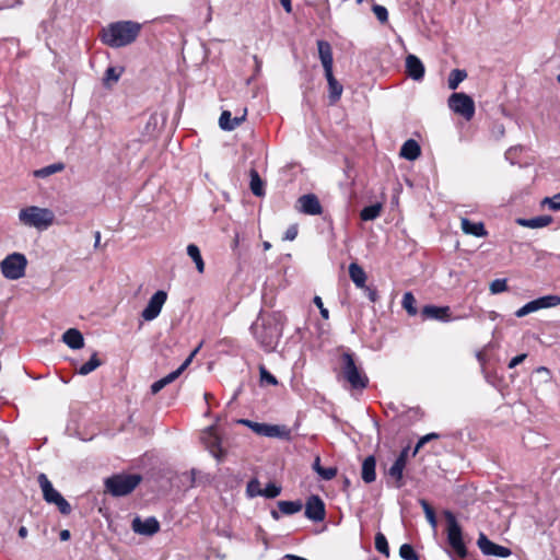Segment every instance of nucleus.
I'll return each mask as SVG.
<instances>
[{"instance_id":"1","label":"nucleus","mask_w":560,"mask_h":560,"mask_svg":"<svg viewBox=\"0 0 560 560\" xmlns=\"http://www.w3.org/2000/svg\"><path fill=\"white\" fill-rule=\"evenodd\" d=\"M284 316L280 312L272 313L261 319V324L252 325V331L259 345L267 352H271L278 346L282 337Z\"/></svg>"},{"instance_id":"2","label":"nucleus","mask_w":560,"mask_h":560,"mask_svg":"<svg viewBox=\"0 0 560 560\" xmlns=\"http://www.w3.org/2000/svg\"><path fill=\"white\" fill-rule=\"evenodd\" d=\"M140 30L141 25L132 21L114 22L103 28L101 38L109 47L119 48L133 43Z\"/></svg>"},{"instance_id":"3","label":"nucleus","mask_w":560,"mask_h":560,"mask_svg":"<svg viewBox=\"0 0 560 560\" xmlns=\"http://www.w3.org/2000/svg\"><path fill=\"white\" fill-rule=\"evenodd\" d=\"M19 220L25 226L45 231L54 224L55 213L48 208L28 206L19 211Z\"/></svg>"},{"instance_id":"4","label":"nucleus","mask_w":560,"mask_h":560,"mask_svg":"<svg viewBox=\"0 0 560 560\" xmlns=\"http://www.w3.org/2000/svg\"><path fill=\"white\" fill-rule=\"evenodd\" d=\"M340 371L342 377L353 389H364L369 385V377L355 363L353 353L346 351L340 357Z\"/></svg>"},{"instance_id":"5","label":"nucleus","mask_w":560,"mask_h":560,"mask_svg":"<svg viewBox=\"0 0 560 560\" xmlns=\"http://www.w3.org/2000/svg\"><path fill=\"white\" fill-rule=\"evenodd\" d=\"M141 480L138 474H117L105 480V488L114 497H124L131 493Z\"/></svg>"},{"instance_id":"6","label":"nucleus","mask_w":560,"mask_h":560,"mask_svg":"<svg viewBox=\"0 0 560 560\" xmlns=\"http://www.w3.org/2000/svg\"><path fill=\"white\" fill-rule=\"evenodd\" d=\"M444 516L446 520L447 542L458 558L465 559L468 552L463 539L462 527L451 511H445Z\"/></svg>"},{"instance_id":"7","label":"nucleus","mask_w":560,"mask_h":560,"mask_svg":"<svg viewBox=\"0 0 560 560\" xmlns=\"http://www.w3.org/2000/svg\"><path fill=\"white\" fill-rule=\"evenodd\" d=\"M38 483L43 491L44 500L49 504H55L59 512L69 515L72 511L70 503L57 491L45 474H39Z\"/></svg>"},{"instance_id":"8","label":"nucleus","mask_w":560,"mask_h":560,"mask_svg":"<svg viewBox=\"0 0 560 560\" xmlns=\"http://www.w3.org/2000/svg\"><path fill=\"white\" fill-rule=\"evenodd\" d=\"M26 267L27 259L21 253H12L0 262L1 272L9 280H18L24 277Z\"/></svg>"},{"instance_id":"9","label":"nucleus","mask_w":560,"mask_h":560,"mask_svg":"<svg viewBox=\"0 0 560 560\" xmlns=\"http://www.w3.org/2000/svg\"><path fill=\"white\" fill-rule=\"evenodd\" d=\"M448 107L455 114L460 115L466 120H471L475 115V102L465 93H453L447 101Z\"/></svg>"},{"instance_id":"10","label":"nucleus","mask_w":560,"mask_h":560,"mask_svg":"<svg viewBox=\"0 0 560 560\" xmlns=\"http://www.w3.org/2000/svg\"><path fill=\"white\" fill-rule=\"evenodd\" d=\"M238 422L249 427L258 435L291 440V431L285 425L259 423L247 419L238 420Z\"/></svg>"},{"instance_id":"11","label":"nucleus","mask_w":560,"mask_h":560,"mask_svg":"<svg viewBox=\"0 0 560 560\" xmlns=\"http://www.w3.org/2000/svg\"><path fill=\"white\" fill-rule=\"evenodd\" d=\"M201 442L218 462L224 459L226 451L222 447V440L217 433L215 427L211 425L202 432Z\"/></svg>"},{"instance_id":"12","label":"nucleus","mask_w":560,"mask_h":560,"mask_svg":"<svg viewBox=\"0 0 560 560\" xmlns=\"http://www.w3.org/2000/svg\"><path fill=\"white\" fill-rule=\"evenodd\" d=\"M560 305L559 295H545L533 300L515 312L516 317H524L530 313L537 312L541 308L555 307Z\"/></svg>"},{"instance_id":"13","label":"nucleus","mask_w":560,"mask_h":560,"mask_svg":"<svg viewBox=\"0 0 560 560\" xmlns=\"http://www.w3.org/2000/svg\"><path fill=\"white\" fill-rule=\"evenodd\" d=\"M167 294L163 290L156 291L149 300L148 305L144 307V310L141 313V316L144 320L151 322L155 319L160 313L161 310L166 302Z\"/></svg>"},{"instance_id":"14","label":"nucleus","mask_w":560,"mask_h":560,"mask_svg":"<svg viewBox=\"0 0 560 560\" xmlns=\"http://www.w3.org/2000/svg\"><path fill=\"white\" fill-rule=\"evenodd\" d=\"M477 545L485 556L508 558L512 555L511 549H509L508 547L494 544L483 533L479 534Z\"/></svg>"},{"instance_id":"15","label":"nucleus","mask_w":560,"mask_h":560,"mask_svg":"<svg viewBox=\"0 0 560 560\" xmlns=\"http://www.w3.org/2000/svg\"><path fill=\"white\" fill-rule=\"evenodd\" d=\"M305 516L313 522H322L326 516L325 504L318 495H311L305 504Z\"/></svg>"},{"instance_id":"16","label":"nucleus","mask_w":560,"mask_h":560,"mask_svg":"<svg viewBox=\"0 0 560 560\" xmlns=\"http://www.w3.org/2000/svg\"><path fill=\"white\" fill-rule=\"evenodd\" d=\"M131 528L136 534L153 536L160 530V523L154 516L148 517L145 520H141L139 516H137L131 523Z\"/></svg>"},{"instance_id":"17","label":"nucleus","mask_w":560,"mask_h":560,"mask_svg":"<svg viewBox=\"0 0 560 560\" xmlns=\"http://www.w3.org/2000/svg\"><path fill=\"white\" fill-rule=\"evenodd\" d=\"M298 210L307 215H318L323 212L319 199L314 194L301 196L298 199Z\"/></svg>"},{"instance_id":"18","label":"nucleus","mask_w":560,"mask_h":560,"mask_svg":"<svg viewBox=\"0 0 560 560\" xmlns=\"http://www.w3.org/2000/svg\"><path fill=\"white\" fill-rule=\"evenodd\" d=\"M423 318L435 319L440 322H451V308L448 306L425 305L421 312Z\"/></svg>"},{"instance_id":"19","label":"nucleus","mask_w":560,"mask_h":560,"mask_svg":"<svg viewBox=\"0 0 560 560\" xmlns=\"http://www.w3.org/2000/svg\"><path fill=\"white\" fill-rule=\"evenodd\" d=\"M406 71L408 75L416 81H420L424 77V66L415 55H408L406 57Z\"/></svg>"},{"instance_id":"20","label":"nucleus","mask_w":560,"mask_h":560,"mask_svg":"<svg viewBox=\"0 0 560 560\" xmlns=\"http://www.w3.org/2000/svg\"><path fill=\"white\" fill-rule=\"evenodd\" d=\"M247 110L246 108L243 110V114L241 116L232 117L231 112L223 110L220 118H219V126L223 130H234L237 128L246 118Z\"/></svg>"},{"instance_id":"21","label":"nucleus","mask_w":560,"mask_h":560,"mask_svg":"<svg viewBox=\"0 0 560 560\" xmlns=\"http://www.w3.org/2000/svg\"><path fill=\"white\" fill-rule=\"evenodd\" d=\"M317 47L325 73L332 71L334 58L330 44L326 40H318Z\"/></svg>"},{"instance_id":"22","label":"nucleus","mask_w":560,"mask_h":560,"mask_svg":"<svg viewBox=\"0 0 560 560\" xmlns=\"http://www.w3.org/2000/svg\"><path fill=\"white\" fill-rule=\"evenodd\" d=\"M62 341L71 349H81L84 346L83 335L75 328H69L62 335Z\"/></svg>"},{"instance_id":"23","label":"nucleus","mask_w":560,"mask_h":560,"mask_svg":"<svg viewBox=\"0 0 560 560\" xmlns=\"http://www.w3.org/2000/svg\"><path fill=\"white\" fill-rule=\"evenodd\" d=\"M421 154L419 143L413 139H408L400 148L399 155L408 161L417 160Z\"/></svg>"},{"instance_id":"24","label":"nucleus","mask_w":560,"mask_h":560,"mask_svg":"<svg viewBox=\"0 0 560 560\" xmlns=\"http://www.w3.org/2000/svg\"><path fill=\"white\" fill-rule=\"evenodd\" d=\"M460 225L465 234L474 235L477 237H485L488 235V232L486 231L482 222H471L467 218H463Z\"/></svg>"},{"instance_id":"25","label":"nucleus","mask_w":560,"mask_h":560,"mask_svg":"<svg viewBox=\"0 0 560 560\" xmlns=\"http://www.w3.org/2000/svg\"><path fill=\"white\" fill-rule=\"evenodd\" d=\"M376 460L374 456H368L362 463L361 477L365 483H371L376 479Z\"/></svg>"},{"instance_id":"26","label":"nucleus","mask_w":560,"mask_h":560,"mask_svg":"<svg viewBox=\"0 0 560 560\" xmlns=\"http://www.w3.org/2000/svg\"><path fill=\"white\" fill-rule=\"evenodd\" d=\"M552 222L550 215H539L530 219H517L516 223L524 228L539 229L549 225Z\"/></svg>"},{"instance_id":"27","label":"nucleus","mask_w":560,"mask_h":560,"mask_svg":"<svg viewBox=\"0 0 560 560\" xmlns=\"http://www.w3.org/2000/svg\"><path fill=\"white\" fill-rule=\"evenodd\" d=\"M325 77L327 79L328 88H329V100H330L331 103H336L337 101L340 100L342 91H343V88L336 80V78L334 77L332 71L326 72Z\"/></svg>"},{"instance_id":"28","label":"nucleus","mask_w":560,"mask_h":560,"mask_svg":"<svg viewBox=\"0 0 560 560\" xmlns=\"http://www.w3.org/2000/svg\"><path fill=\"white\" fill-rule=\"evenodd\" d=\"M349 276L352 282L358 288H365V281H366V273L363 270L362 267H360L358 264L352 262L349 266Z\"/></svg>"},{"instance_id":"29","label":"nucleus","mask_w":560,"mask_h":560,"mask_svg":"<svg viewBox=\"0 0 560 560\" xmlns=\"http://www.w3.org/2000/svg\"><path fill=\"white\" fill-rule=\"evenodd\" d=\"M249 176H250L249 187H250L252 192L256 197H262L265 195V184H264L262 179L260 178L258 172L256 170L252 168L249 172Z\"/></svg>"},{"instance_id":"30","label":"nucleus","mask_w":560,"mask_h":560,"mask_svg":"<svg viewBox=\"0 0 560 560\" xmlns=\"http://www.w3.org/2000/svg\"><path fill=\"white\" fill-rule=\"evenodd\" d=\"M187 255L195 262L198 272L202 273L205 271V261L202 259L199 247L195 244H189L187 246Z\"/></svg>"},{"instance_id":"31","label":"nucleus","mask_w":560,"mask_h":560,"mask_svg":"<svg viewBox=\"0 0 560 560\" xmlns=\"http://www.w3.org/2000/svg\"><path fill=\"white\" fill-rule=\"evenodd\" d=\"M278 508L281 514L292 515L300 512L303 508L302 502L300 500L296 501H278Z\"/></svg>"},{"instance_id":"32","label":"nucleus","mask_w":560,"mask_h":560,"mask_svg":"<svg viewBox=\"0 0 560 560\" xmlns=\"http://www.w3.org/2000/svg\"><path fill=\"white\" fill-rule=\"evenodd\" d=\"M65 170L63 163H54L50 165H47L45 167L38 168L34 171V176L39 178H46L52 174H56L58 172H61Z\"/></svg>"},{"instance_id":"33","label":"nucleus","mask_w":560,"mask_h":560,"mask_svg":"<svg viewBox=\"0 0 560 560\" xmlns=\"http://www.w3.org/2000/svg\"><path fill=\"white\" fill-rule=\"evenodd\" d=\"M382 211L381 203H373L371 206L364 207L360 212V218L363 221H372L380 217Z\"/></svg>"},{"instance_id":"34","label":"nucleus","mask_w":560,"mask_h":560,"mask_svg":"<svg viewBox=\"0 0 560 560\" xmlns=\"http://www.w3.org/2000/svg\"><path fill=\"white\" fill-rule=\"evenodd\" d=\"M467 78V72L462 69H453L448 75L447 84L448 89L456 90L465 79Z\"/></svg>"},{"instance_id":"35","label":"nucleus","mask_w":560,"mask_h":560,"mask_svg":"<svg viewBox=\"0 0 560 560\" xmlns=\"http://www.w3.org/2000/svg\"><path fill=\"white\" fill-rule=\"evenodd\" d=\"M101 365L102 361L98 359L97 353L94 352L90 360L78 369V373L80 375H88Z\"/></svg>"},{"instance_id":"36","label":"nucleus","mask_w":560,"mask_h":560,"mask_svg":"<svg viewBox=\"0 0 560 560\" xmlns=\"http://www.w3.org/2000/svg\"><path fill=\"white\" fill-rule=\"evenodd\" d=\"M196 351H194L182 364L180 366L171 372L170 374H167L166 376L162 377L163 382L165 383V385H168L171 383H173L177 377H179V375L187 369V366L190 364L191 362V359L194 357Z\"/></svg>"},{"instance_id":"37","label":"nucleus","mask_w":560,"mask_h":560,"mask_svg":"<svg viewBox=\"0 0 560 560\" xmlns=\"http://www.w3.org/2000/svg\"><path fill=\"white\" fill-rule=\"evenodd\" d=\"M406 466L400 463L394 462L392 467L388 470V475L396 480V487L401 488L404 486L402 482V472Z\"/></svg>"},{"instance_id":"38","label":"nucleus","mask_w":560,"mask_h":560,"mask_svg":"<svg viewBox=\"0 0 560 560\" xmlns=\"http://www.w3.org/2000/svg\"><path fill=\"white\" fill-rule=\"evenodd\" d=\"M124 72V69L122 68H115V67H109L107 68L106 72H105V75H104V84L106 86H110L112 83H116L119 78L121 77Z\"/></svg>"},{"instance_id":"39","label":"nucleus","mask_w":560,"mask_h":560,"mask_svg":"<svg viewBox=\"0 0 560 560\" xmlns=\"http://www.w3.org/2000/svg\"><path fill=\"white\" fill-rule=\"evenodd\" d=\"M401 304L409 315L413 316L417 314L416 299L411 292H406L404 294Z\"/></svg>"},{"instance_id":"40","label":"nucleus","mask_w":560,"mask_h":560,"mask_svg":"<svg viewBox=\"0 0 560 560\" xmlns=\"http://www.w3.org/2000/svg\"><path fill=\"white\" fill-rule=\"evenodd\" d=\"M375 548L378 552L384 555L386 558L389 557V546H388L387 539H386L385 535L381 532H378L375 535Z\"/></svg>"},{"instance_id":"41","label":"nucleus","mask_w":560,"mask_h":560,"mask_svg":"<svg viewBox=\"0 0 560 560\" xmlns=\"http://www.w3.org/2000/svg\"><path fill=\"white\" fill-rule=\"evenodd\" d=\"M420 505L422 506L423 509V512L425 514V517L428 520V522L430 523V525L435 528L436 527V516H435V513H434V510L432 509V506L428 503L427 500L424 499H421L420 501Z\"/></svg>"},{"instance_id":"42","label":"nucleus","mask_w":560,"mask_h":560,"mask_svg":"<svg viewBox=\"0 0 560 560\" xmlns=\"http://www.w3.org/2000/svg\"><path fill=\"white\" fill-rule=\"evenodd\" d=\"M399 556L404 560H420L419 556L416 553L413 547L409 544H404L400 546Z\"/></svg>"},{"instance_id":"43","label":"nucleus","mask_w":560,"mask_h":560,"mask_svg":"<svg viewBox=\"0 0 560 560\" xmlns=\"http://www.w3.org/2000/svg\"><path fill=\"white\" fill-rule=\"evenodd\" d=\"M281 493V487L277 486L273 482H270L266 486L265 489L261 490L260 497H265L268 499H273Z\"/></svg>"},{"instance_id":"44","label":"nucleus","mask_w":560,"mask_h":560,"mask_svg":"<svg viewBox=\"0 0 560 560\" xmlns=\"http://www.w3.org/2000/svg\"><path fill=\"white\" fill-rule=\"evenodd\" d=\"M259 375L262 384L265 383L272 386L278 384L277 378L264 365L259 366Z\"/></svg>"},{"instance_id":"45","label":"nucleus","mask_w":560,"mask_h":560,"mask_svg":"<svg viewBox=\"0 0 560 560\" xmlns=\"http://www.w3.org/2000/svg\"><path fill=\"white\" fill-rule=\"evenodd\" d=\"M261 490L262 489L260 488V482L258 479H252L250 481H248L247 487H246V492H247L248 497H250V498L260 497Z\"/></svg>"},{"instance_id":"46","label":"nucleus","mask_w":560,"mask_h":560,"mask_svg":"<svg viewBox=\"0 0 560 560\" xmlns=\"http://www.w3.org/2000/svg\"><path fill=\"white\" fill-rule=\"evenodd\" d=\"M372 11L381 23H386L388 21V11L385 7L381 4H374L372 7Z\"/></svg>"},{"instance_id":"47","label":"nucleus","mask_w":560,"mask_h":560,"mask_svg":"<svg viewBox=\"0 0 560 560\" xmlns=\"http://www.w3.org/2000/svg\"><path fill=\"white\" fill-rule=\"evenodd\" d=\"M506 289V279H495L490 284V291L492 294L504 292Z\"/></svg>"},{"instance_id":"48","label":"nucleus","mask_w":560,"mask_h":560,"mask_svg":"<svg viewBox=\"0 0 560 560\" xmlns=\"http://www.w3.org/2000/svg\"><path fill=\"white\" fill-rule=\"evenodd\" d=\"M337 468L336 467H327V468H322L320 471L318 472V476L323 479V480H331L334 479L336 476H337Z\"/></svg>"},{"instance_id":"49","label":"nucleus","mask_w":560,"mask_h":560,"mask_svg":"<svg viewBox=\"0 0 560 560\" xmlns=\"http://www.w3.org/2000/svg\"><path fill=\"white\" fill-rule=\"evenodd\" d=\"M544 202L548 203L551 210H560V192L545 198Z\"/></svg>"},{"instance_id":"50","label":"nucleus","mask_w":560,"mask_h":560,"mask_svg":"<svg viewBox=\"0 0 560 560\" xmlns=\"http://www.w3.org/2000/svg\"><path fill=\"white\" fill-rule=\"evenodd\" d=\"M439 438V434L438 433H429L424 436H422L416 447H415V451H413V455L418 453V451L425 444L428 443L429 441L433 440V439H438Z\"/></svg>"},{"instance_id":"51","label":"nucleus","mask_w":560,"mask_h":560,"mask_svg":"<svg viewBox=\"0 0 560 560\" xmlns=\"http://www.w3.org/2000/svg\"><path fill=\"white\" fill-rule=\"evenodd\" d=\"M298 231L299 229L296 224L290 225L283 235V241H294L298 236Z\"/></svg>"},{"instance_id":"52","label":"nucleus","mask_w":560,"mask_h":560,"mask_svg":"<svg viewBox=\"0 0 560 560\" xmlns=\"http://www.w3.org/2000/svg\"><path fill=\"white\" fill-rule=\"evenodd\" d=\"M313 301H314V304L318 307V310H319V313H320L322 317H323L324 319H328V318H329V312H328V310L324 306L323 301H322V298L316 295V296L314 298V300H313Z\"/></svg>"},{"instance_id":"53","label":"nucleus","mask_w":560,"mask_h":560,"mask_svg":"<svg viewBox=\"0 0 560 560\" xmlns=\"http://www.w3.org/2000/svg\"><path fill=\"white\" fill-rule=\"evenodd\" d=\"M361 289L364 290L366 298L372 303H375L378 300L377 290L375 288L365 284V288H361Z\"/></svg>"},{"instance_id":"54","label":"nucleus","mask_w":560,"mask_h":560,"mask_svg":"<svg viewBox=\"0 0 560 560\" xmlns=\"http://www.w3.org/2000/svg\"><path fill=\"white\" fill-rule=\"evenodd\" d=\"M526 354L525 353H522V354H518L516 357H514L510 362H509V369H514L515 366H517L518 364H521L525 359H526Z\"/></svg>"},{"instance_id":"55","label":"nucleus","mask_w":560,"mask_h":560,"mask_svg":"<svg viewBox=\"0 0 560 560\" xmlns=\"http://www.w3.org/2000/svg\"><path fill=\"white\" fill-rule=\"evenodd\" d=\"M165 383L163 382L162 378H160L159 381L154 382L152 385H151V393L153 395L158 394L161 389H163L165 387Z\"/></svg>"},{"instance_id":"56","label":"nucleus","mask_w":560,"mask_h":560,"mask_svg":"<svg viewBox=\"0 0 560 560\" xmlns=\"http://www.w3.org/2000/svg\"><path fill=\"white\" fill-rule=\"evenodd\" d=\"M165 383L163 382L162 378H160L159 381L154 382L152 385H151V393L153 395L158 394L161 389H163L165 387Z\"/></svg>"},{"instance_id":"57","label":"nucleus","mask_w":560,"mask_h":560,"mask_svg":"<svg viewBox=\"0 0 560 560\" xmlns=\"http://www.w3.org/2000/svg\"><path fill=\"white\" fill-rule=\"evenodd\" d=\"M407 456H408V447L404 448L398 457L395 459V462L400 463L401 465L406 466L407 463Z\"/></svg>"},{"instance_id":"58","label":"nucleus","mask_w":560,"mask_h":560,"mask_svg":"<svg viewBox=\"0 0 560 560\" xmlns=\"http://www.w3.org/2000/svg\"><path fill=\"white\" fill-rule=\"evenodd\" d=\"M407 456H408V447L404 448L398 457L395 459V462L400 463L401 465L406 466L407 463Z\"/></svg>"},{"instance_id":"59","label":"nucleus","mask_w":560,"mask_h":560,"mask_svg":"<svg viewBox=\"0 0 560 560\" xmlns=\"http://www.w3.org/2000/svg\"><path fill=\"white\" fill-rule=\"evenodd\" d=\"M280 3H281V5L283 7V9L285 10L287 13H291L292 12L291 0H280Z\"/></svg>"},{"instance_id":"60","label":"nucleus","mask_w":560,"mask_h":560,"mask_svg":"<svg viewBox=\"0 0 560 560\" xmlns=\"http://www.w3.org/2000/svg\"><path fill=\"white\" fill-rule=\"evenodd\" d=\"M322 465H320V457L319 456H316L315 459H314V463H313V469L316 471V474L318 475V472L320 471L322 469Z\"/></svg>"},{"instance_id":"61","label":"nucleus","mask_w":560,"mask_h":560,"mask_svg":"<svg viewBox=\"0 0 560 560\" xmlns=\"http://www.w3.org/2000/svg\"><path fill=\"white\" fill-rule=\"evenodd\" d=\"M70 532L68 529H62L59 534L60 540L67 541L70 539Z\"/></svg>"},{"instance_id":"62","label":"nucleus","mask_w":560,"mask_h":560,"mask_svg":"<svg viewBox=\"0 0 560 560\" xmlns=\"http://www.w3.org/2000/svg\"><path fill=\"white\" fill-rule=\"evenodd\" d=\"M476 358H477L478 362L483 366L486 363V360H487L486 353L482 351H479V352H477Z\"/></svg>"},{"instance_id":"63","label":"nucleus","mask_w":560,"mask_h":560,"mask_svg":"<svg viewBox=\"0 0 560 560\" xmlns=\"http://www.w3.org/2000/svg\"><path fill=\"white\" fill-rule=\"evenodd\" d=\"M18 534H19V536H20L21 538H25V537L27 536V534H28V530H27V528H26L25 526H21V527L19 528Z\"/></svg>"},{"instance_id":"64","label":"nucleus","mask_w":560,"mask_h":560,"mask_svg":"<svg viewBox=\"0 0 560 560\" xmlns=\"http://www.w3.org/2000/svg\"><path fill=\"white\" fill-rule=\"evenodd\" d=\"M285 558L289 560H307V559L296 556V555H287Z\"/></svg>"}]
</instances>
